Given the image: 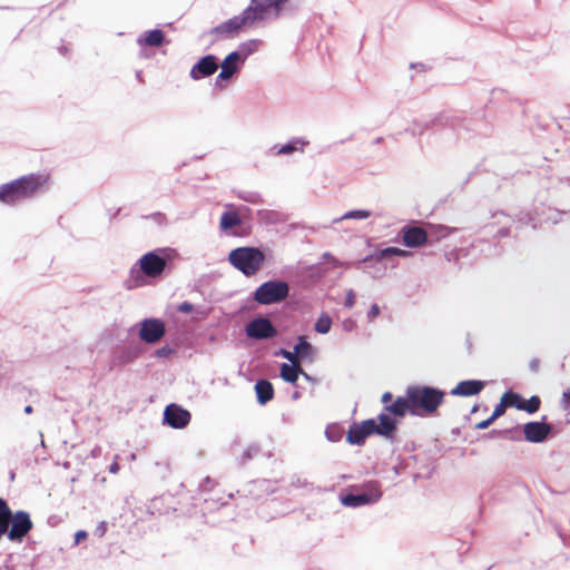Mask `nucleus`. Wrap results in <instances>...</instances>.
Wrapping results in <instances>:
<instances>
[{
    "label": "nucleus",
    "mask_w": 570,
    "mask_h": 570,
    "mask_svg": "<svg viewBox=\"0 0 570 570\" xmlns=\"http://www.w3.org/2000/svg\"><path fill=\"white\" fill-rule=\"evenodd\" d=\"M178 253L171 247H158L144 254L130 268L136 286L144 285V277L161 278L171 273Z\"/></svg>",
    "instance_id": "obj_1"
},
{
    "label": "nucleus",
    "mask_w": 570,
    "mask_h": 570,
    "mask_svg": "<svg viewBox=\"0 0 570 570\" xmlns=\"http://www.w3.org/2000/svg\"><path fill=\"white\" fill-rule=\"evenodd\" d=\"M46 179L39 174H29L0 185V203L13 206L20 202L33 198Z\"/></svg>",
    "instance_id": "obj_2"
},
{
    "label": "nucleus",
    "mask_w": 570,
    "mask_h": 570,
    "mask_svg": "<svg viewBox=\"0 0 570 570\" xmlns=\"http://www.w3.org/2000/svg\"><path fill=\"white\" fill-rule=\"evenodd\" d=\"M410 399L411 415L428 417L438 412L444 401L445 392L430 385H410L406 389Z\"/></svg>",
    "instance_id": "obj_3"
},
{
    "label": "nucleus",
    "mask_w": 570,
    "mask_h": 570,
    "mask_svg": "<svg viewBox=\"0 0 570 570\" xmlns=\"http://www.w3.org/2000/svg\"><path fill=\"white\" fill-rule=\"evenodd\" d=\"M454 229L444 225L431 226L428 230L416 224H406L401 228L399 235L401 236L404 246L409 248H417L434 240L445 238Z\"/></svg>",
    "instance_id": "obj_4"
},
{
    "label": "nucleus",
    "mask_w": 570,
    "mask_h": 570,
    "mask_svg": "<svg viewBox=\"0 0 570 570\" xmlns=\"http://www.w3.org/2000/svg\"><path fill=\"white\" fill-rule=\"evenodd\" d=\"M382 495L380 481L370 480L362 484L351 485L346 492L341 493L340 501L344 507L360 508L379 502Z\"/></svg>",
    "instance_id": "obj_5"
},
{
    "label": "nucleus",
    "mask_w": 570,
    "mask_h": 570,
    "mask_svg": "<svg viewBox=\"0 0 570 570\" xmlns=\"http://www.w3.org/2000/svg\"><path fill=\"white\" fill-rule=\"evenodd\" d=\"M230 265L243 275H255L264 265L265 254L259 247L243 246L234 248L228 254Z\"/></svg>",
    "instance_id": "obj_6"
},
{
    "label": "nucleus",
    "mask_w": 570,
    "mask_h": 570,
    "mask_svg": "<svg viewBox=\"0 0 570 570\" xmlns=\"http://www.w3.org/2000/svg\"><path fill=\"white\" fill-rule=\"evenodd\" d=\"M289 284L283 279L262 283L253 293V299L261 305L278 304L289 295Z\"/></svg>",
    "instance_id": "obj_7"
},
{
    "label": "nucleus",
    "mask_w": 570,
    "mask_h": 570,
    "mask_svg": "<svg viewBox=\"0 0 570 570\" xmlns=\"http://www.w3.org/2000/svg\"><path fill=\"white\" fill-rule=\"evenodd\" d=\"M245 335L252 341H266L276 337L278 330L268 317L258 315L246 323Z\"/></svg>",
    "instance_id": "obj_8"
},
{
    "label": "nucleus",
    "mask_w": 570,
    "mask_h": 570,
    "mask_svg": "<svg viewBox=\"0 0 570 570\" xmlns=\"http://www.w3.org/2000/svg\"><path fill=\"white\" fill-rule=\"evenodd\" d=\"M523 439L531 443H543L554 435V426L547 422L543 415L541 421H530L522 426Z\"/></svg>",
    "instance_id": "obj_9"
},
{
    "label": "nucleus",
    "mask_w": 570,
    "mask_h": 570,
    "mask_svg": "<svg viewBox=\"0 0 570 570\" xmlns=\"http://www.w3.org/2000/svg\"><path fill=\"white\" fill-rule=\"evenodd\" d=\"M138 326V336L146 344H157L166 334V324L161 318H144Z\"/></svg>",
    "instance_id": "obj_10"
},
{
    "label": "nucleus",
    "mask_w": 570,
    "mask_h": 570,
    "mask_svg": "<svg viewBox=\"0 0 570 570\" xmlns=\"http://www.w3.org/2000/svg\"><path fill=\"white\" fill-rule=\"evenodd\" d=\"M286 1L287 0H250L249 6L245 8L242 13L246 17V21L250 27L257 21L263 20L271 9L279 10Z\"/></svg>",
    "instance_id": "obj_11"
},
{
    "label": "nucleus",
    "mask_w": 570,
    "mask_h": 570,
    "mask_svg": "<svg viewBox=\"0 0 570 570\" xmlns=\"http://www.w3.org/2000/svg\"><path fill=\"white\" fill-rule=\"evenodd\" d=\"M243 27H249V24L246 17L240 13L209 29L205 35L215 36L213 41H217L218 39L233 38Z\"/></svg>",
    "instance_id": "obj_12"
},
{
    "label": "nucleus",
    "mask_w": 570,
    "mask_h": 570,
    "mask_svg": "<svg viewBox=\"0 0 570 570\" xmlns=\"http://www.w3.org/2000/svg\"><path fill=\"white\" fill-rule=\"evenodd\" d=\"M11 525L7 533L8 539L13 542H22L32 529V521L26 511H17L11 517Z\"/></svg>",
    "instance_id": "obj_13"
},
{
    "label": "nucleus",
    "mask_w": 570,
    "mask_h": 570,
    "mask_svg": "<svg viewBox=\"0 0 570 570\" xmlns=\"http://www.w3.org/2000/svg\"><path fill=\"white\" fill-rule=\"evenodd\" d=\"M190 420V412L176 403L168 404L163 413V423L176 430L186 428Z\"/></svg>",
    "instance_id": "obj_14"
},
{
    "label": "nucleus",
    "mask_w": 570,
    "mask_h": 570,
    "mask_svg": "<svg viewBox=\"0 0 570 570\" xmlns=\"http://www.w3.org/2000/svg\"><path fill=\"white\" fill-rule=\"evenodd\" d=\"M375 419L353 422L346 433V442L351 445H364L366 439L374 435Z\"/></svg>",
    "instance_id": "obj_15"
},
{
    "label": "nucleus",
    "mask_w": 570,
    "mask_h": 570,
    "mask_svg": "<svg viewBox=\"0 0 570 570\" xmlns=\"http://www.w3.org/2000/svg\"><path fill=\"white\" fill-rule=\"evenodd\" d=\"M459 124L458 120L453 119L451 115L448 114H439L438 116L433 117L430 120H415L413 122V127L410 129H406V131L411 132L412 135H423L425 130L429 129H442L446 127H455Z\"/></svg>",
    "instance_id": "obj_16"
},
{
    "label": "nucleus",
    "mask_w": 570,
    "mask_h": 570,
    "mask_svg": "<svg viewBox=\"0 0 570 570\" xmlns=\"http://www.w3.org/2000/svg\"><path fill=\"white\" fill-rule=\"evenodd\" d=\"M451 117L459 121L455 127H449L453 131L460 134L461 130L473 132L478 136L487 137L492 132V127L481 117L478 118H461L459 116Z\"/></svg>",
    "instance_id": "obj_17"
},
{
    "label": "nucleus",
    "mask_w": 570,
    "mask_h": 570,
    "mask_svg": "<svg viewBox=\"0 0 570 570\" xmlns=\"http://www.w3.org/2000/svg\"><path fill=\"white\" fill-rule=\"evenodd\" d=\"M219 67L217 56L208 53L198 59L190 69L189 77L193 80H200L213 76Z\"/></svg>",
    "instance_id": "obj_18"
},
{
    "label": "nucleus",
    "mask_w": 570,
    "mask_h": 570,
    "mask_svg": "<svg viewBox=\"0 0 570 570\" xmlns=\"http://www.w3.org/2000/svg\"><path fill=\"white\" fill-rule=\"evenodd\" d=\"M374 434L394 441L397 431V420L390 413H381L375 419Z\"/></svg>",
    "instance_id": "obj_19"
},
{
    "label": "nucleus",
    "mask_w": 570,
    "mask_h": 570,
    "mask_svg": "<svg viewBox=\"0 0 570 570\" xmlns=\"http://www.w3.org/2000/svg\"><path fill=\"white\" fill-rule=\"evenodd\" d=\"M309 141L303 137H294L283 145H274L268 154L275 156H288L295 151H304V147L308 146Z\"/></svg>",
    "instance_id": "obj_20"
},
{
    "label": "nucleus",
    "mask_w": 570,
    "mask_h": 570,
    "mask_svg": "<svg viewBox=\"0 0 570 570\" xmlns=\"http://www.w3.org/2000/svg\"><path fill=\"white\" fill-rule=\"evenodd\" d=\"M395 253H399L397 247H385L382 249H376L374 253L368 254L364 258L353 263V266L356 269H361V271L365 272L367 263H371V262L380 263L384 259H390L395 256Z\"/></svg>",
    "instance_id": "obj_21"
},
{
    "label": "nucleus",
    "mask_w": 570,
    "mask_h": 570,
    "mask_svg": "<svg viewBox=\"0 0 570 570\" xmlns=\"http://www.w3.org/2000/svg\"><path fill=\"white\" fill-rule=\"evenodd\" d=\"M395 253H399L397 247H385L382 249H376L374 253L368 254L364 258L353 263V266L356 269H361V271L365 272L367 263H371V262L380 263L384 259H390L395 256Z\"/></svg>",
    "instance_id": "obj_22"
},
{
    "label": "nucleus",
    "mask_w": 570,
    "mask_h": 570,
    "mask_svg": "<svg viewBox=\"0 0 570 570\" xmlns=\"http://www.w3.org/2000/svg\"><path fill=\"white\" fill-rule=\"evenodd\" d=\"M485 386V382L481 380H465L456 384L451 390V394L455 396H473L478 395Z\"/></svg>",
    "instance_id": "obj_23"
},
{
    "label": "nucleus",
    "mask_w": 570,
    "mask_h": 570,
    "mask_svg": "<svg viewBox=\"0 0 570 570\" xmlns=\"http://www.w3.org/2000/svg\"><path fill=\"white\" fill-rule=\"evenodd\" d=\"M140 354L138 346H122L112 354V363L117 366H124L134 362Z\"/></svg>",
    "instance_id": "obj_24"
},
{
    "label": "nucleus",
    "mask_w": 570,
    "mask_h": 570,
    "mask_svg": "<svg viewBox=\"0 0 570 570\" xmlns=\"http://www.w3.org/2000/svg\"><path fill=\"white\" fill-rule=\"evenodd\" d=\"M294 361L309 360L313 361L315 350L314 346L307 341L306 336L299 335L294 345Z\"/></svg>",
    "instance_id": "obj_25"
},
{
    "label": "nucleus",
    "mask_w": 570,
    "mask_h": 570,
    "mask_svg": "<svg viewBox=\"0 0 570 570\" xmlns=\"http://www.w3.org/2000/svg\"><path fill=\"white\" fill-rule=\"evenodd\" d=\"M254 389H255V393H256L257 403L259 405H265L269 401L273 400L274 394H275L274 386L268 380H265V379L257 380Z\"/></svg>",
    "instance_id": "obj_26"
},
{
    "label": "nucleus",
    "mask_w": 570,
    "mask_h": 570,
    "mask_svg": "<svg viewBox=\"0 0 570 570\" xmlns=\"http://www.w3.org/2000/svg\"><path fill=\"white\" fill-rule=\"evenodd\" d=\"M384 410L392 416L404 417L406 413L411 414L410 399L405 396H397L392 404L384 406Z\"/></svg>",
    "instance_id": "obj_27"
},
{
    "label": "nucleus",
    "mask_w": 570,
    "mask_h": 570,
    "mask_svg": "<svg viewBox=\"0 0 570 570\" xmlns=\"http://www.w3.org/2000/svg\"><path fill=\"white\" fill-rule=\"evenodd\" d=\"M140 46L160 47L165 42V33L161 29H153L144 32L137 39Z\"/></svg>",
    "instance_id": "obj_28"
},
{
    "label": "nucleus",
    "mask_w": 570,
    "mask_h": 570,
    "mask_svg": "<svg viewBox=\"0 0 570 570\" xmlns=\"http://www.w3.org/2000/svg\"><path fill=\"white\" fill-rule=\"evenodd\" d=\"M301 372H303V367L299 365H296V362L291 363V364L282 363V365L279 367V376L285 382L291 383L293 385H296Z\"/></svg>",
    "instance_id": "obj_29"
},
{
    "label": "nucleus",
    "mask_w": 570,
    "mask_h": 570,
    "mask_svg": "<svg viewBox=\"0 0 570 570\" xmlns=\"http://www.w3.org/2000/svg\"><path fill=\"white\" fill-rule=\"evenodd\" d=\"M245 61H243L238 52L232 51L224 58L220 68H225L229 75L235 76L240 71Z\"/></svg>",
    "instance_id": "obj_30"
},
{
    "label": "nucleus",
    "mask_w": 570,
    "mask_h": 570,
    "mask_svg": "<svg viewBox=\"0 0 570 570\" xmlns=\"http://www.w3.org/2000/svg\"><path fill=\"white\" fill-rule=\"evenodd\" d=\"M242 224V218L237 212L227 210L220 216L219 227L226 232Z\"/></svg>",
    "instance_id": "obj_31"
},
{
    "label": "nucleus",
    "mask_w": 570,
    "mask_h": 570,
    "mask_svg": "<svg viewBox=\"0 0 570 570\" xmlns=\"http://www.w3.org/2000/svg\"><path fill=\"white\" fill-rule=\"evenodd\" d=\"M261 40L258 39H250L245 42H242L234 52H238L239 57L243 59V61H246L247 58L255 53L258 50V47L261 45Z\"/></svg>",
    "instance_id": "obj_32"
},
{
    "label": "nucleus",
    "mask_w": 570,
    "mask_h": 570,
    "mask_svg": "<svg viewBox=\"0 0 570 570\" xmlns=\"http://www.w3.org/2000/svg\"><path fill=\"white\" fill-rule=\"evenodd\" d=\"M523 402H524V397L521 394L513 392V391H507L502 395L500 403H503V405H507V407H514V409L521 411V409L523 406Z\"/></svg>",
    "instance_id": "obj_33"
},
{
    "label": "nucleus",
    "mask_w": 570,
    "mask_h": 570,
    "mask_svg": "<svg viewBox=\"0 0 570 570\" xmlns=\"http://www.w3.org/2000/svg\"><path fill=\"white\" fill-rule=\"evenodd\" d=\"M507 405H503V403H499L494 406V410L491 415H489L488 419L479 422L475 425L476 430H485L488 429L497 419L502 416L505 413Z\"/></svg>",
    "instance_id": "obj_34"
},
{
    "label": "nucleus",
    "mask_w": 570,
    "mask_h": 570,
    "mask_svg": "<svg viewBox=\"0 0 570 570\" xmlns=\"http://www.w3.org/2000/svg\"><path fill=\"white\" fill-rule=\"evenodd\" d=\"M261 445L257 443H253L248 445L243 454L237 458V462L240 466H245L248 462H250L254 458H256L261 453Z\"/></svg>",
    "instance_id": "obj_35"
},
{
    "label": "nucleus",
    "mask_w": 570,
    "mask_h": 570,
    "mask_svg": "<svg viewBox=\"0 0 570 570\" xmlns=\"http://www.w3.org/2000/svg\"><path fill=\"white\" fill-rule=\"evenodd\" d=\"M332 327V318L327 313H322L314 324V330L318 334H327Z\"/></svg>",
    "instance_id": "obj_36"
},
{
    "label": "nucleus",
    "mask_w": 570,
    "mask_h": 570,
    "mask_svg": "<svg viewBox=\"0 0 570 570\" xmlns=\"http://www.w3.org/2000/svg\"><path fill=\"white\" fill-rule=\"evenodd\" d=\"M344 434V429L337 424L332 423L326 426L325 436L330 442H338L342 440Z\"/></svg>",
    "instance_id": "obj_37"
},
{
    "label": "nucleus",
    "mask_w": 570,
    "mask_h": 570,
    "mask_svg": "<svg viewBox=\"0 0 570 570\" xmlns=\"http://www.w3.org/2000/svg\"><path fill=\"white\" fill-rule=\"evenodd\" d=\"M372 216V212L367 209H353L346 212L342 217L334 219V223H338L344 219H366Z\"/></svg>",
    "instance_id": "obj_38"
},
{
    "label": "nucleus",
    "mask_w": 570,
    "mask_h": 570,
    "mask_svg": "<svg viewBox=\"0 0 570 570\" xmlns=\"http://www.w3.org/2000/svg\"><path fill=\"white\" fill-rule=\"evenodd\" d=\"M500 438H504L514 442L523 441V433L519 425L510 429H503L499 432Z\"/></svg>",
    "instance_id": "obj_39"
},
{
    "label": "nucleus",
    "mask_w": 570,
    "mask_h": 570,
    "mask_svg": "<svg viewBox=\"0 0 570 570\" xmlns=\"http://www.w3.org/2000/svg\"><path fill=\"white\" fill-rule=\"evenodd\" d=\"M541 405V400L538 395H532L530 399L525 400L523 402V406L521 411H524L529 414H533L539 411Z\"/></svg>",
    "instance_id": "obj_40"
},
{
    "label": "nucleus",
    "mask_w": 570,
    "mask_h": 570,
    "mask_svg": "<svg viewBox=\"0 0 570 570\" xmlns=\"http://www.w3.org/2000/svg\"><path fill=\"white\" fill-rule=\"evenodd\" d=\"M238 198L246 202V203H249V204H261L263 203V198L261 196L259 193L257 191H247V190H244V191H239L238 193Z\"/></svg>",
    "instance_id": "obj_41"
},
{
    "label": "nucleus",
    "mask_w": 570,
    "mask_h": 570,
    "mask_svg": "<svg viewBox=\"0 0 570 570\" xmlns=\"http://www.w3.org/2000/svg\"><path fill=\"white\" fill-rule=\"evenodd\" d=\"M308 269L311 272V275L314 276L317 279L322 278L326 274V272H327L324 268V266H323V262H318L317 264H313L312 266H309Z\"/></svg>",
    "instance_id": "obj_42"
},
{
    "label": "nucleus",
    "mask_w": 570,
    "mask_h": 570,
    "mask_svg": "<svg viewBox=\"0 0 570 570\" xmlns=\"http://www.w3.org/2000/svg\"><path fill=\"white\" fill-rule=\"evenodd\" d=\"M233 77L234 76L229 75V72L225 68H222L220 72L217 75L215 79V86L222 89L225 87L223 82L232 79Z\"/></svg>",
    "instance_id": "obj_43"
},
{
    "label": "nucleus",
    "mask_w": 570,
    "mask_h": 570,
    "mask_svg": "<svg viewBox=\"0 0 570 570\" xmlns=\"http://www.w3.org/2000/svg\"><path fill=\"white\" fill-rule=\"evenodd\" d=\"M483 245H485L488 247V249H487L488 256H499L502 253V248H501V246H499V244L497 242L495 243L483 242Z\"/></svg>",
    "instance_id": "obj_44"
},
{
    "label": "nucleus",
    "mask_w": 570,
    "mask_h": 570,
    "mask_svg": "<svg viewBox=\"0 0 570 570\" xmlns=\"http://www.w3.org/2000/svg\"><path fill=\"white\" fill-rule=\"evenodd\" d=\"M323 264L325 262H331L332 263V266L333 268H336V267H340V266H343V265H347L348 263H343V262H340L336 257H334L331 253L328 252H325L323 253L322 255V261Z\"/></svg>",
    "instance_id": "obj_45"
},
{
    "label": "nucleus",
    "mask_w": 570,
    "mask_h": 570,
    "mask_svg": "<svg viewBox=\"0 0 570 570\" xmlns=\"http://www.w3.org/2000/svg\"><path fill=\"white\" fill-rule=\"evenodd\" d=\"M13 513L11 509L9 508L7 501L2 498H0V519H6L11 517Z\"/></svg>",
    "instance_id": "obj_46"
},
{
    "label": "nucleus",
    "mask_w": 570,
    "mask_h": 570,
    "mask_svg": "<svg viewBox=\"0 0 570 570\" xmlns=\"http://www.w3.org/2000/svg\"><path fill=\"white\" fill-rule=\"evenodd\" d=\"M274 356H281L287 361H289L291 363H294V352H291L286 348H278L277 351L274 352Z\"/></svg>",
    "instance_id": "obj_47"
},
{
    "label": "nucleus",
    "mask_w": 570,
    "mask_h": 570,
    "mask_svg": "<svg viewBox=\"0 0 570 570\" xmlns=\"http://www.w3.org/2000/svg\"><path fill=\"white\" fill-rule=\"evenodd\" d=\"M513 222H518L522 225H527V224H530L531 222H533V217L531 216L530 213H519L515 218L512 219Z\"/></svg>",
    "instance_id": "obj_48"
},
{
    "label": "nucleus",
    "mask_w": 570,
    "mask_h": 570,
    "mask_svg": "<svg viewBox=\"0 0 570 570\" xmlns=\"http://www.w3.org/2000/svg\"><path fill=\"white\" fill-rule=\"evenodd\" d=\"M381 313V308L377 304H373L367 311L366 317L367 322H373Z\"/></svg>",
    "instance_id": "obj_49"
},
{
    "label": "nucleus",
    "mask_w": 570,
    "mask_h": 570,
    "mask_svg": "<svg viewBox=\"0 0 570 570\" xmlns=\"http://www.w3.org/2000/svg\"><path fill=\"white\" fill-rule=\"evenodd\" d=\"M175 353V350L168 345H165L156 351L157 357H169Z\"/></svg>",
    "instance_id": "obj_50"
},
{
    "label": "nucleus",
    "mask_w": 570,
    "mask_h": 570,
    "mask_svg": "<svg viewBox=\"0 0 570 570\" xmlns=\"http://www.w3.org/2000/svg\"><path fill=\"white\" fill-rule=\"evenodd\" d=\"M355 305V292L353 289H348L346 292L344 306L346 308H352Z\"/></svg>",
    "instance_id": "obj_51"
},
{
    "label": "nucleus",
    "mask_w": 570,
    "mask_h": 570,
    "mask_svg": "<svg viewBox=\"0 0 570 570\" xmlns=\"http://www.w3.org/2000/svg\"><path fill=\"white\" fill-rule=\"evenodd\" d=\"M146 218H150L159 225H164L167 222L166 215L160 212L153 213V214L146 216Z\"/></svg>",
    "instance_id": "obj_52"
},
{
    "label": "nucleus",
    "mask_w": 570,
    "mask_h": 570,
    "mask_svg": "<svg viewBox=\"0 0 570 570\" xmlns=\"http://www.w3.org/2000/svg\"><path fill=\"white\" fill-rule=\"evenodd\" d=\"M356 326V321L353 318H346L342 322V330L347 333L354 331Z\"/></svg>",
    "instance_id": "obj_53"
},
{
    "label": "nucleus",
    "mask_w": 570,
    "mask_h": 570,
    "mask_svg": "<svg viewBox=\"0 0 570 570\" xmlns=\"http://www.w3.org/2000/svg\"><path fill=\"white\" fill-rule=\"evenodd\" d=\"M177 311L187 314L194 311V305L188 301H184L177 306Z\"/></svg>",
    "instance_id": "obj_54"
},
{
    "label": "nucleus",
    "mask_w": 570,
    "mask_h": 570,
    "mask_svg": "<svg viewBox=\"0 0 570 570\" xmlns=\"http://www.w3.org/2000/svg\"><path fill=\"white\" fill-rule=\"evenodd\" d=\"M510 233H511V229L509 226H502L494 234V239L508 237L510 235Z\"/></svg>",
    "instance_id": "obj_55"
},
{
    "label": "nucleus",
    "mask_w": 570,
    "mask_h": 570,
    "mask_svg": "<svg viewBox=\"0 0 570 570\" xmlns=\"http://www.w3.org/2000/svg\"><path fill=\"white\" fill-rule=\"evenodd\" d=\"M107 531V523L105 521H101L96 527L94 534L98 538H102Z\"/></svg>",
    "instance_id": "obj_56"
},
{
    "label": "nucleus",
    "mask_w": 570,
    "mask_h": 570,
    "mask_svg": "<svg viewBox=\"0 0 570 570\" xmlns=\"http://www.w3.org/2000/svg\"><path fill=\"white\" fill-rule=\"evenodd\" d=\"M88 538V532L85 530H78L75 533V544L78 546L80 542Z\"/></svg>",
    "instance_id": "obj_57"
},
{
    "label": "nucleus",
    "mask_w": 570,
    "mask_h": 570,
    "mask_svg": "<svg viewBox=\"0 0 570 570\" xmlns=\"http://www.w3.org/2000/svg\"><path fill=\"white\" fill-rule=\"evenodd\" d=\"M561 402L564 410H570V389L562 393Z\"/></svg>",
    "instance_id": "obj_58"
},
{
    "label": "nucleus",
    "mask_w": 570,
    "mask_h": 570,
    "mask_svg": "<svg viewBox=\"0 0 570 570\" xmlns=\"http://www.w3.org/2000/svg\"><path fill=\"white\" fill-rule=\"evenodd\" d=\"M275 213L272 212V210H259L258 212V216L264 219V220H267V222H272V216H274Z\"/></svg>",
    "instance_id": "obj_59"
},
{
    "label": "nucleus",
    "mask_w": 570,
    "mask_h": 570,
    "mask_svg": "<svg viewBox=\"0 0 570 570\" xmlns=\"http://www.w3.org/2000/svg\"><path fill=\"white\" fill-rule=\"evenodd\" d=\"M8 524H7V521L3 520V519H0V538L4 534V533H8Z\"/></svg>",
    "instance_id": "obj_60"
},
{
    "label": "nucleus",
    "mask_w": 570,
    "mask_h": 570,
    "mask_svg": "<svg viewBox=\"0 0 570 570\" xmlns=\"http://www.w3.org/2000/svg\"><path fill=\"white\" fill-rule=\"evenodd\" d=\"M307 382H311L313 384H316L317 383V379L313 377L312 375H309L308 373H306L304 370L303 372H301V374Z\"/></svg>",
    "instance_id": "obj_61"
},
{
    "label": "nucleus",
    "mask_w": 570,
    "mask_h": 570,
    "mask_svg": "<svg viewBox=\"0 0 570 570\" xmlns=\"http://www.w3.org/2000/svg\"><path fill=\"white\" fill-rule=\"evenodd\" d=\"M529 368L532 372H537L539 370V360H537V358L531 360L529 363Z\"/></svg>",
    "instance_id": "obj_62"
},
{
    "label": "nucleus",
    "mask_w": 570,
    "mask_h": 570,
    "mask_svg": "<svg viewBox=\"0 0 570 570\" xmlns=\"http://www.w3.org/2000/svg\"><path fill=\"white\" fill-rule=\"evenodd\" d=\"M393 395L391 392H385L383 395H382V403H384L385 405H387V403L392 400Z\"/></svg>",
    "instance_id": "obj_63"
},
{
    "label": "nucleus",
    "mask_w": 570,
    "mask_h": 570,
    "mask_svg": "<svg viewBox=\"0 0 570 570\" xmlns=\"http://www.w3.org/2000/svg\"><path fill=\"white\" fill-rule=\"evenodd\" d=\"M120 469V465L118 464V462H112L110 465H109V472L115 474L119 471Z\"/></svg>",
    "instance_id": "obj_64"
}]
</instances>
